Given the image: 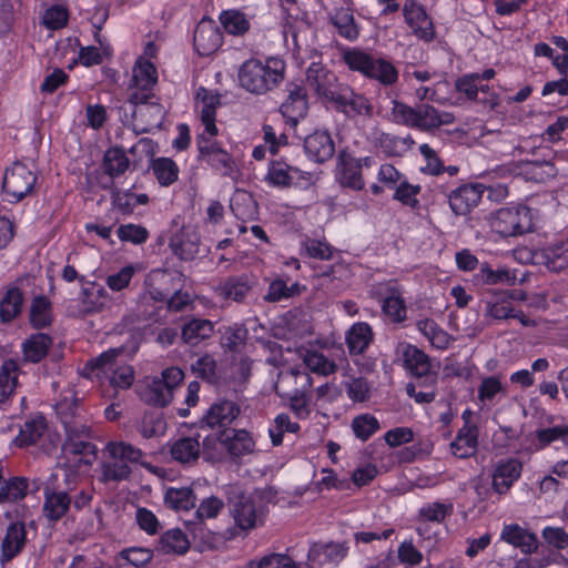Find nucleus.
<instances>
[{"instance_id": "20e7f679", "label": "nucleus", "mask_w": 568, "mask_h": 568, "mask_svg": "<svg viewBox=\"0 0 568 568\" xmlns=\"http://www.w3.org/2000/svg\"><path fill=\"white\" fill-rule=\"evenodd\" d=\"M196 145L200 161H204L222 176L232 179L236 176L239 170L233 156L216 141L205 138L202 133L196 138Z\"/></svg>"}, {"instance_id": "2eb2a0df", "label": "nucleus", "mask_w": 568, "mask_h": 568, "mask_svg": "<svg viewBox=\"0 0 568 568\" xmlns=\"http://www.w3.org/2000/svg\"><path fill=\"white\" fill-rule=\"evenodd\" d=\"M240 413L241 408L237 403L225 398H219L203 415L201 423L211 428L216 426L226 427L237 418Z\"/></svg>"}, {"instance_id": "37998d69", "label": "nucleus", "mask_w": 568, "mask_h": 568, "mask_svg": "<svg viewBox=\"0 0 568 568\" xmlns=\"http://www.w3.org/2000/svg\"><path fill=\"white\" fill-rule=\"evenodd\" d=\"M102 475L100 480L102 483L109 481H122L126 480L131 476V467L122 459H114V457H108L101 464Z\"/></svg>"}, {"instance_id": "f8f14e48", "label": "nucleus", "mask_w": 568, "mask_h": 568, "mask_svg": "<svg viewBox=\"0 0 568 568\" xmlns=\"http://www.w3.org/2000/svg\"><path fill=\"white\" fill-rule=\"evenodd\" d=\"M27 527L23 521L10 523L0 546V564L4 565L19 556L27 545Z\"/></svg>"}, {"instance_id": "864d4df0", "label": "nucleus", "mask_w": 568, "mask_h": 568, "mask_svg": "<svg viewBox=\"0 0 568 568\" xmlns=\"http://www.w3.org/2000/svg\"><path fill=\"white\" fill-rule=\"evenodd\" d=\"M191 369L197 377L210 384H216L220 379L216 361L209 354L199 357L192 363Z\"/></svg>"}, {"instance_id": "052dcab7", "label": "nucleus", "mask_w": 568, "mask_h": 568, "mask_svg": "<svg viewBox=\"0 0 568 568\" xmlns=\"http://www.w3.org/2000/svg\"><path fill=\"white\" fill-rule=\"evenodd\" d=\"M280 111L288 122L296 125L297 122L307 114L308 100H285L281 104Z\"/></svg>"}, {"instance_id": "13d9d810", "label": "nucleus", "mask_w": 568, "mask_h": 568, "mask_svg": "<svg viewBox=\"0 0 568 568\" xmlns=\"http://www.w3.org/2000/svg\"><path fill=\"white\" fill-rule=\"evenodd\" d=\"M64 429V440L62 444L78 443L82 440L93 439V432L89 424V420H79L78 423H73V425L69 422L65 423Z\"/></svg>"}, {"instance_id": "473e14b6", "label": "nucleus", "mask_w": 568, "mask_h": 568, "mask_svg": "<svg viewBox=\"0 0 568 568\" xmlns=\"http://www.w3.org/2000/svg\"><path fill=\"white\" fill-rule=\"evenodd\" d=\"M52 338L44 333L31 335L23 343L24 359L31 363H39L48 353Z\"/></svg>"}, {"instance_id": "c03bdc74", "label": "nucleus", "mask_w": 568, "mask_h": 568, "mask_svg": "<svg viewBox=\"0 0 568 568\" xmlns=\"http://www.w3.org/2000/svg\"><path fill=\"white\" fill-rule=\"evenodd\" d=\"M30 322L36 328H43L52 323L51 302L48 297L40 295L32 300L30 307Z\"/></svg>"}, {"instance_id": "f03ea898", "label": "nucleus", "mask_w": 568, "mask_h": 568, "mask_svg": "<svg viewBox=\"0 0 568 568\" xmlns=\"http://www.w3.org/2000/svg\"><path fill=\"white\" fill-rule=\"evenodd\" d=\"M343 60L351 70L361 72L384 85H392L398 79V72L389 61L376 59L359 49L345 50Z\"/></svg>"}, {"instance_id": "9d476101", "label": "nucleus", "mask_w": 568, "mask_h": 568, "mask_svg": "<svg viewBox=\"0 0 568 568\" xmlns=\"http://www.w3.org/2000/svg\"><path fill=\"white\" fill-rule=\"evenodd\" d=\"M403 16L414 36L430 42L435 38V28L424 7L416 0H407L403 7Z\"/></svg>"}, {"instance_id": "aec40b11", "label": "nucleus", "mask_w": 568, "mask_h": 568, "mask_svg": "<svg viewBox=\"0 0 568 568\" xmlns=\"http://www.w3.org/2000/svg\"><path fill=\"white\" fill-rule=\"evenodd\" d=\"M348 551L346 542H313L307 552L308 561L317 565L337 564Z\"/></svg>"}, {"instance_id": "4468645a", "label": "nucleus", "mask_w": 568, "mask_h": 568, "mask_svg": "<svg viewBox=\"0 0 568 568\" xmlns=\"http://www.w3.org/2000/svg\"><path fill=\"white\" fill-rule=\"evenodd\" d=\"M333 103L336 104L338 111L347 116L366 115L373 113V105L364 95L355 93L348 85L343 87L336 93Z\"/></svg>"}, {"instance_id": "f3484780", "label": "nucleus", "mask_w": 568, "mask_h": 568, "mask_svg": "<svg viewBox=\"0 0 568 568\" xmlns=\"http://www.w3.org/2000/svg\"><path fill=\"white\" fill-rule=\"evenodd\" d=\"M170 247L182 261H193L200 252V235L193 226H183L172 235Z\"/></svg>"}, {"instance_id": "6ab92c4d", "label": "nucleus", "mask_w": 568, "mask_h": 568, "mask_svg": "<svg viewBox=\"0 0 568 568\" xmlns=\"http://www.w3.org/2000/svg\"><path fill=\"white\" fill-rule=\"evenodd\" d=\"M455 116L450 112H442L428 103L416 105L415 129L432 132L442 125L452 124Z\"/></svg>"}, {"instance_id": "bb28decb", "label": "nucleus", "mask_w": 568, "mask_h": 568, "mask_svg": "<svg viewBox=\"0 0 568 568\" xmlns=\"http://www.w3.org/2000/svg\"><path fill=\"white\" fill-rule=\"evenodd\" d=\"M61 449L67 458H73L78 465L91 466L97 459L98 449L92 439L62 444Z\"/></svg>"}, {"instance_id": "603ef678", "label": "nucleus", "mask_w": 568, "mask_h": 568, "mask_svg": "<svg viewBox=\"0 0 568 568\" xmlns=\"http://www.w3.org/2000/svg\"><path fill=\"white\" fill-rule=\"evenodd\" d=\"M220 21L225 31L234 36L244 34L250 28V22L245 14L239 10L223 11L220 14Z\"/></svg>"}, {"instance_id": "49530a36", "label": "nucleus", "mask_w": 568, "mask_h": 568, "mask_svg": "<svg viewBox=\"0 0 568 568\" xmlns=\"http://www.w3.org/2000/svg\"><path fill=\"white\" fill-rule=\"evenodd\" d=\"M151 169L158 182L162 186H169L178 180L179 168L169 158H156L152 160Z\"/></svg>"}, {"instance_id": "5701e85b", "label": "nucleus", "mask_w": 568, "mask_h": 568, "mask_svg": "<svg viewBox=\"0 0 568 568\" xmlns=\"http://www.w3.org/2000/svg\"><path fill=\"white\" fill-rule=\"evenodd\" d=\"M221 443L233 457H241L254 450V440L245 429H231L223 433Z\"/></svg>"}, {"instance_id": "4be33fe9", "label": "nucleus", "mask_w": 568, "mask_h": 568, "mask_svg": "<svg viewBox=\"0 0 568 568\" xmlns=\"http://www.w3.org/2000/svg\"><path fill=\"white\" fill-rule=\"evenodd\" d=\"M500 538L507 544L519 548L526 555L535 552L538 548L537 536L517 524L506 525L503 528Z\"/></svg>"}, {"instance_id": "58836bf2", "label": "nucleus", "mask_w": 568, "mask_h": 568, "mask_svg": "<svg viewBox=\"0 0 568 568\" xmlns=\"http://www.w3.org/2000/svg\"><path fill=\"white\" fill-rule=\"evenodd\" d=\"M105 452L110 457H114V459H122L128 465L143 464L142 459L145 456L140 448L125 442H111L106 445Z\"/></svg>"}, {"instance_id": "5fc2aeb1", "label": "nucleus", "mask_w": 568, "mask_h": 568, "mask_svg": "<svg viewBox=\"0 0 568 568\" xmlns=\"http://www.w3.org/2000/svg\"><path fill=\"white\" fill-rule=\"evenodd\" d=\"M246 568H301L287 555L284 554H268L260 559L250 560Z\"/></svg>"}, {"instance_id": "ddd939ff", "label": "nucleus", "mask_w": 568, "mask_h": 568, "mask_svg": "<svg viewBox=\"0 0 568 568\" xmlns=\"http://www.w3.org/2000/svg\"><path fill=\"white\" fill-rule=\"evenodd\" d=\"M222 44V33L211 18L203 17L194 30V47L201 55H210Z\"/></svg>"}, {"instance_id": "ea45409f", "label": "nucleus", "mask_w": 568, "mask_h": 568, "mask_svg": "<svg viewBox=\"0 0 568 568\" xmlns=\"http://www.w3.org/2000/svg\"><path fill=\"white\" fill-rule=\"evenodd\" d=\"M45 429V418L43 416H38L23 424L14 442L20 447L33 445L44 434Z\"/></svg>"}, {"instance_id": "680f3d73", "label": "nucleus", "mask_w": 568, "mask_h": 568, "mask_svg": "<svg viewBox=\"0 0 568 568\" xmlns=\"http://www.w3.org/2000/svg\"><path fill=\"white\" fill-rule=\"evenodd\" d=\"M274 389L277 395H280L282 398L290 399L291 408L297 414L303 415L307 413V399H306V392L304 389H292V390H285L282 388L280 384L274 385Z\"/></svg>"}, {"instance_id": "72a5a7b5", "label": "nucleus", "mask_w": 568, "mask_h": 568, "mask_svg": "<svg viewBox=\"0 0 568 568\" xmlns=\"http://www.w3.org/2000/svg\"><path fill=\"white\" fill-rule=\"evenodd\" d=\"M141 398L149 405L164 407L171 403L173 395L168 386L156 377L141 392Z\"/></svg>"}, {"instance_id": "a211bd4d", "label": "nucleus", "mask_w": 568, "mask_h": 568, "mask_svg": "<svg viewBox=\"0 0 568 568\" xmlns=\"http://www.w3.org/2000/svg\"><path fill=\"white\" fill-rule=\"evenodd\" d=\"M306 155L316 163H324L335 154V143L327 131H315L304 139Z\"/></svg>"}, {"instance_id": "c756f323", "label": "nucleus", "mask_w": 568, "mask_h": 568, "mask_svg": "<svg viewBox=\"0 0 568 568\" xmlns=\"http://www.w3.org/2000/svg\"><path fill=\"white\" fill-rule=\"evenodd\" d=\"M213 334V323L204 318H192L182 327L181 337L189 345H197Z\"/></svg>"}, {"instance_id": "b1692460", "label": "nucleus", "mask_w": 568, "mask_h": 568, "mask_svg": "<svg viewBox=\"0 0 568 568\" xmlns=\"http://www.w3.org/2000/svg\"><path fill=\"white\" fill-rule=\"evenodd\" d=\"M293 174H297L300 178L307 181L311 180V174L308 172H302L300 169L291 166L284 162L272 161L268 166L266 181L273 186L288 187L292 184Z\"/></svg>"}, {"instance_id": "39448f33", "label": "nucleus", "mask_w": 568, "mask_h": 568, "mask_svg": "<svg viewBox=\"0 0 568 568\" xmlns=\"http://www.w3.org/2000/svg\"><path fill=\"white\" fill-rule=\"evenodd\" d=\"M34 173L23 163L16 162L6 171L2 189L10 202H19L33 191Z\"/></svg>"}, {"instance_id": "dca6fc26", "label": "nucleus", "mask_w": 568, "mask_h": 568, "mask_svg": "<svg viewBox=\"0 0 568 568\" xmlns=\"http://www.w3.org/2000/svg\"><path fill=\"white\" fill-rule=\"evenodd\" d=\"M337 178L342 186L361 191L364 187L362 176L361 160L354 158L346 150H342L337 155Z\"/></svg>"}, {"instance_id": "de8ad7c7", "label": "nucleus", "mask_w": 568, "mask_h": 568, "mask_svg": "<svg viewBox=\"0 0 568 568\" xmlns=\"http://www.w3.org/2000/svg\"><path fill=\"white\" fill-rule=\"evenodd\" d=\"M164 503L174 510H189L195 505V496L190 487L169 488L165 491Z\"/></svg>"}, {"instance_id": "a878e982", "label": "nucleus", "mask_w": 568, "mask_h": 568, "mask_svg": "<svg viewBox=\"0 0 568 568\" xmlns=\"http://www.w3.org/2000/svg\"><path fill=\"white\" fill-rule=\"evenodd\" d=\"M171 456L180 464H193L201 454V444L197 437H182L175 440L170 449Z\"/></svg>"}, {"instance_id": "1a4fd4ad", "label": "nucleus", "mask_w": 568, "mask_h": 568, "mask_svg": "<svg viewBox=\"0 0 568 568\" xmlns=\"http://www.w3.org/2000/svg\"><path fill=\"white\" fill-rule=\"evenodd\" d=\"M64 483L65 488L61 489V485L58 484L52 489L45 488V501L43 506V511L45 516L50 520H58L65 515L68 511L71 498L69 497V491L73 489L75 485V475L70 474L64 470Z\"/></svg>"}, {"instance_id": "6e6552de", "label": "nucleus", "mask_w": 568, "mask_h": 568, "mask_svg": "<svg viewBox=\"0 0 568 568\" xmlns=\"http://www.w3.org/2000/svg\"><path fill=\"white\" fill-rule=\"evenodd\" d=\"M306 84L315 94L328 102H333L343 84L338 83L334 72L321 63L313 62L306 71Z\"/></svg>"}, {"instance_id": "338daca9", "label": "nucleus", "mask_w": 568, "mask_h": 568, "mask_svg": "<svg viewBox=\"0 0 568 568\" xmlns=\"http://www.w3.org/2000/svg\"><path fill=\"white\" fill-rule=\"evenodd\" d=\"M420 192L419 185H413L406 181L400 182L396 187L394 193V200L399 201L404 205H407L412 209H417L419 206V201L417 200V194Z\"/></svg>"}, {"instance_id": "69168bd1", "label": "nucleus", "mask_w": 568, "mask_h": 568, "mask_svg": "<svg viewBox=\"0 0 568 568\" xmlns=\"http://www.w3.org/2000/svg\"><path fill=\"white\" fill-rule=\"evenodd\" d=\"M392 118L397 124L406 125L415 129L416 106L407 105L399 101H392Z\"/></svg>"}, {"instance_id": "774afa93", "label": "nucleus", "mask_w": 568, "mask_h": 568, "mask_svg": "<svg viewBox=\"0 0 568 568\" xmlns=\"http://www.w3.org/2000/svg\"><path fill=\"white\" fill-rule=\"evenodd\" d=\"M118 236L123 242H131L133 244H142L146 242L149 232L145 227L135 224L121 225L118 231Z\"/></svg>"}, {"instance_id": "7c9ffc66", "label": "nucleus", "mask_w": 568, "mask_h": 568, "mask_svg": "<svg viewBox=\"0 0 568 568\" xmlns=\"http://www.w3.org/2000/svg\"><path fill=\"white\" fill-rule=\"evenodd\" d=\"M190 548V541L186 535L179 528L165 531L158 544V549L163 554L183 555Z\"/></svg>"}, {"instance_id": "a19ab883", "label": "nucleus", "mask_w": 568, "mask_h": 568, "mask_svg": "<svg viewBox=\"0 0 568 568\" xmlns=\"http://www.w3.org/2000/svg\"><path fill=\"white\" fill-rule=\"evenodd\" d=\"M18 365L14 361H4L0 368V404L7 403L17 387Z\"/></svg>"}, {"instance_id": "0eeeda50", "label": "nucleus", "mask_w": 568, "mask_h": 568, "mask_svg": "<svg viewBox=\"0 0 568 568\" xmlns=\"http://www.w3.org/2000/svg\"><path fill=\"white\" fill-rule=\"evenodd\" d=\"M493 229L503 236H516L530 230V216L527 207H503L496 211L491 221Z\"/></svg>"}, {"instance_id": "3c124183", "label": "nucleus", "mask_w": 568, "mask_h": 568, "mask_svg": "<svg viewBox=\"0 0 568 568\" xmlns=\"http://www.w3.org/2000/svg\"><path fill=\"white\" fill-rule=\"evenodd\" d=\"M139 430L144 438L163 435L166 430V422L158 412H145L141 418Z\"/></svg>"}, {"instance_id": "e433bc0d", "label": "nucleus", "mask_w": 568, "mask_h": 568, "mask_svg": "<svg viewBox=\"0 0 568 568\" xmlns=\"http://www.w3.org/2000/svg\"><path fill=\"white\" fill-rule=\"evenodd\" d=\"M540 256L549 271L562 272L568 267V240L544 250Z\"/></svg>"}, {"instance_id": "09e8293b", "label": "nucleus", "mask_w": 568, "mask_h": 568, "mask_svg": "<svg viewBox=\"0 0 568 568\" xmlns=\"http://www.w3.org/2000/svg\"><path fill=\"white\" fill-rule=\"evenodd\" d=\"M23 296L19 288L12 287L7 291L0 302V317L3 322H10L21 311Z\"/></svg>"}, {"instance_id": "423d86ee", "label": "nucleus", "mask_w": 568, "mask_h": 568, "mask_svg": "<svg viewBox=\"0 0 568 568\" xmlns=\"http://www.w3.org/2000/svg\"><path fill=\"white\" fill-rule=\"evenodd\" d=\"M403 366L416 379L422 381V385H432L436 382V374L432 371L429 356L417 346L412 344H400L397 348Z\"/></svg>"}, {"instance_id": "79ce46f5", "label": "nucleus", "mask_w": 568, "mask_h": 568, "mask_svg": "<svg viewBox=\"0 0 568 568\" xmlns=\"http://www.w3.org/2000/svg\"><path fill=\"white\" fill-rule=\"evenodd\" d=\"M28 479L24 477H12L9 480H0V503H14L26 497L28 491Z\"/></svg>"}, {"instance_id": "2f4dec72", "label": "nucleus", "mask_w": 568, "mask_h": 568, "mask_svg": "<svg viewBox=\"0 0 568 568\" xmlns=\"http://www.w3.org/2000/svg\"><path fill=\"white\" fill-rule=\"evenodd\" d=\"M416 326L429 343L438 349H446L453 339L452 336L440 328L434 320H419L417 321Z\"/></svg>"}, {"instance_id": "f257e3e1", "label": "nucleus", "mask_w": 568, "mask_h": 568, "mask_svg": "<svg viewBox=\"0 0 568 568\" xmlns=\"http://www.w3.org/2000/svg\"><path fill=\"white\" fill-rule=\"evenodd\" d=\"M285 64L282 60L257 59L245 61L239 71V81L243 89L254 94H264L277 87L284 79Z\"/></svg>"}, {"instance_id": "c85d7f7f", "label": "nucleus", "mask_w": 568, "mask_h": 568, "mask_svg": "<svg viewBox=\"0 0 568 568\" xmlns=\"http://www.w3.org/2000/svg\"><path fill=\"white\" fill-rule=\"evenodd\" d=\"M129 166L130 160L122 148L113 146L105 151L102 168L112 180L123 175Z\"/></svg>"}, {"instance_id": "9b49d317", "label": "nucleus", "mask_w": 568, "mask_h": 568, "mask_svg": "<svg viewBox=\"0 0 568 568\" xmlns=\"http://www.w3.org/2000/svg\"><path fill=\"white\" fill-rule=\"evenodd\" d=\"M485 190L480 183L462 184L449 193V207L456 215H467L479 204Z\"/></svg>"}, {"instance_id": "e2e57ef3", "label": "nucleus", "mask_w": 568, "mask_h": 568, "mask_svg": "<svg viewBox=\"0 0 568 568\" xmlns=\"http://www.w3.org/2000/svg\"><path fill=\"white\" fill-rule=\"evenodd\" d=\"M477 276L483 283L491 285L498 283L514 284L516 281V276L508 270L494 271L487 263L481 264Z\"/></svg>"}, {"instance_id": "f704fd0d", "label": "nucleus", "mask_w": 568, "mask_h": 568, "mask_svg": "<svg viewBox=\"0 0 568 568\" xmlns=\"http://www.w3.org/2000/svg\"><path fill=\"white\" fill-rule=\"evenodd\" d=\"M332 24L337 29L338 34L349 41L359 36L358 27L355 23L352 11L347 8L337 9L329 18Z\"/></svg>"}, {"instance_id": "cd10ccee", "label": "nucleus", "mask_w": 568, "mask_h": 568, "mask_svg": "<svg viewBox=\"0 0 568 568\" xmlns=\"http://www.w3.org/2000/svg\"><path fill=\"white\" fill-rule=\"evenodd\" d=\"M478 430L475 427L462 428L450 443L452 453L458 458H468L476 453Z\"/></svg>"}, {"instance_id": "412c9836", "label": "nucleus", "mask_w": 568, "mask_h": 568, "mask_svg": "<svg viewBox=\"0 0 568 568\" xmlns=\"http://www.w3.org/2000/svg\"><path fill=\"white\" fill-rule=\"evenodd\" d=\"M521 470L523 465L516 458L498 462L493 474L494 490L500 495L507 493L513 484L520 477Z\"/></svg>"}, {"instance_id": "0e129e2a", "label": "nucleus", "mask_w": 568, "mask_h": 568, "mask_svg": "<svg viewBox=\"0 0 568 568\" xmlns=\"http://www.w3.org/2000/svg\"><path fill=\"white\" fill-rule=\"evenodd\" d=\"M300 293V285L293 283L287 285L283 280L277 278L270 284L265 298L270 302H278L283 298L292 297Z\"/></svg>"}, {"instance_id": "a18cd8bd", "label": "nucleus", "mask_w": 568, "mask_h": 568, "mask_svg": "<svg viewBox=\"0 0 568 568\" xmlns=\"http://www.w3.org/2000/svg\"><path fill=\"white\" fill-rule=\"evenodd\" d=\"M55 409L63 428L65 427L67 422H70L73 425V423L75 424L79 420L88 419L80 407L79 399L73 395H71V397H64L58 402Z\"/></svg>"}, {"instance_id": "bf43d9fd", "label": "nucleus", "mask_w": 568, "mask_h": 568, "mask_svg": "<svg viewBox=\"0 0 568 568\" xmlns=\"http://www.w3.org/2000/svg\"><path fill=\"white\" fill-rule=\"evenodd\" d=\"M123 352V346L110 348L100 354L99 356L88 361L84 366V371H90V373H94L95 371L110 369L114 364L116 357Z\"/></svg>"}, {"instance_id": "8fccbe9b", "label": "nucleus", "mask_w": 568, "mask_h": 568, "mask_svg": "<svg viewBox=\"0 0 568 568\" xmlns=\"http://www.w3.org/2000/svg\"><path fill=\"white\" fill-rule=\"evenodd\" d=\"M156 69L148 60H139L133 69L132 81L136 89H152L156 83Z\"/></svg>"}, {"instance_id": "c9c22d12", "label": "nucleus", "mask_w": 568, "mask_h": 568, "mask_svg": "<svg viewBox=\"0 0 568 568\" xmlns=\"http://www.w3.org/2000/svg\"><path fill=\"white\" fill-rule=\"evenodd\" d=\"M153 551L144 547H130L121 550L115 557V564L119 568L132 566L142 568L151 561Z\"/></svg>"}, {"instance_id": "6e6d98bb", "label": "nucleus", "mask_w": 568, "mask_h": 568, "mask_svg": "<svg viewBox=\"0 0 568 568\" xmlns=\"http://www.w3.org/2000/svg\"><path fill=\"white\" fill-rule=\"evenodd\" d=\"M378 428V420L371 414L358 415L352 420V429L355 436L363 442L373 436Z\"/></svg>"}, {"instance_id": "7ed1b4c3", "label": "nucleus", "mask_w": 568, "mask_h": 568, "mask_svg": "<svg viewBox=\"0 0 568 568\" xmlns=\"http://www.w3.org/2000/svg\"><path fill=\"white\" fill-rule=\"evenodd\" d=\"M227 500L230 515L240 529H252L261 521L263 513L256 496L246 495L239 488H232L229 491Z\"/></svg>"}, {"instance_id": "4c0bfd02", "label": "nucleus", "mask_w": 568, "mask_h": 568, "mask_svg": "<svg viewBox=\"0 0 568 568\" xmlns=\"http://www.w3.org/2000/svg\"><path fill=\"white\" fill-rule=\"evenodd\" d=\"M224 298L242 302L251 291L248 277L245 275L229 277L217 288Z\"/></svg>"}, {"instance_id": "393cba45", "label": "nucleus", "mask_w": 568, "mask_h": 568, "mask_svg": "<svg viewBox=\"0 0 568 568\" xmlns=\"http://www.w3.org/2000/svg\"><path fill=\"white\" fill-rule=\"evenodd\" d=\"M372 327L365 322H358L351 326L346 333V344L351 355L365 353L373 342Z\"/></svg>"}, {"instance_id": "4d7b16f0", "label": "nucleus", "mask_w": 568, "mask_h": 568, "mask_svg": "<svg viewBox=\"0 0 568 568\" xmlns=\"http://www.w3.org/2000/svg\"><path fill=\"white\" fill-rule=\"evenodd\" d=\"M304 363L310 371L322 375L333 374L337 368L334 362L329 361L317 351L307 352L304 357Z\"/></svg>"}]
</instances>
